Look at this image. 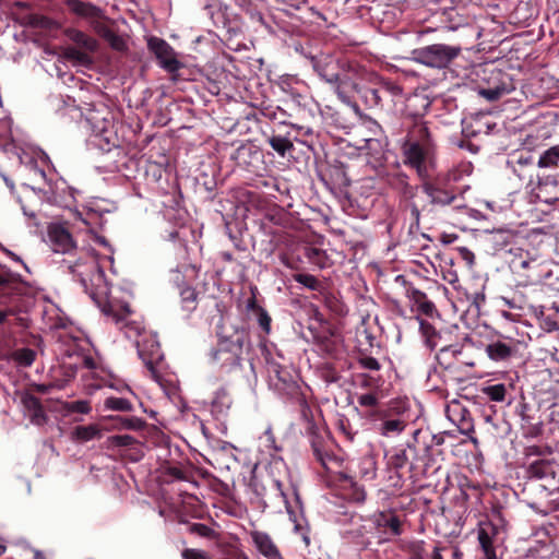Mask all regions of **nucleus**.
<instances>
[{"mask_svg":"<svg viewBox=\"0 0 559 559\" xmlns=\"http://www.w3.org/2000/svg\"><path fill=\"white\" fill-rule=\"evenodd\" d=\"M102 36L112 49L117 51H124L127 49L124 39L112 29L105 28Z\"/></svg>","mask_w":559,"mask_h":559,"instance_id":"obj_43","label":"nucleus"},{"mask_svg":"<svg viewBox=\"0 0 559 559\" xmlns=\"http://www.w3.org/2000/svg\"><path fill=\"white\" fill-rule=\"evenodd\" d=\"M36 358L35 350L24 347L14 350L13 353V359L23 367H29Z\"/></svg>","mask_w":559,"mask_h":559,"instance_id":"obj_45","label":"nucleus"},{"mask_svg":"<svg viewBox=\"0 0 559 559\" xmlns=\"http://www.w3.org/2000/svg\"><path fill=\"white\" fill-rule=\"evenodd\" d=\"M136 442L130 435H115L107 438V445L111 449L129 448Z\"/></svg>","mask_w":559,"mask_h":559,"instance_id":"obj_44","label":"nucleus"},{"mask_svg":"<svg viewBox=\"0 0 559 559\" xmlns=\"http://www.w3.org/2000/svg\"><path fill=\"white\" fill-rule=\"evenodd\" d=\"M180 299L182 309L185 311L192 312L193 310H195L198 305V293L193 287L189 285L181 287Z\"/></svg>","mask_w":559,"mask_h":559,"instance_id":"obj_38","label":"nucleus"},{"mask_svg":"<svg viewBox=\"0 0 559 559\" xmlns=\"http://www.w3.org/2000/svg\"><path fill=\"white\" fill-rule=\"evenodd\" d=\"M251 486L253 488L255 496L261 499L263 507L267 506L266 500H270L272 502L281 501L284 503H288V499L284 490V484L280 479L270 476L267 477L269 492H261L259 490L258 479H254Z\"/></svg>","mask_w":559,"mask_h":559,"instance_id":"obj_19","label":"nucleus"},{"mask_svg":"<svg viewBox=\"0 0 559 559\" xmlns=\"http://www.w3.org/2000/svg\"><path fill=\"white\" fill-rule=\"evenodd\" d=\"M419 329H420L423 336L426 337V341L429 344V346L435 347L437 345L436 338L438 336L435 326L425 320H420Z\"/></svg>","mask_w":559,"mask_h":559,"instance_id":"obj_49","label":"nucleus"},{"mask_svg":"<svg viewBox=\"0 0 559 559\" xmlns=\"http://www.w3.org/2000/svg\"><path fill=\"white\" fill-rule=\"evenodd\" d=\"M323 296V300H324V304L325 306L334 313L336 314H343L345 312L344 308V304L338 299L336 298L333 294L326 292L325 289L323 290V294H321Z\"/></svg>","mask_w":559,"mask_h":559,"instance_id":"obj_46","label":"nucleus"},{"mask_svg":"<svg viewBox=\"0 0 559 559\" xmlns=\"http://www.w3.org/2000/svg\"><path fill=\"white\" fill-rule=\"evenodd\" d=\"M447 417L452 421L463 435H469L474 431V421L471 412L460 402L453 401L445 408Z\"/></svg>","mask_w":559,"mask_h":559,"instance_id":"obj_17","label":"nucleus"},{"mask_svg":"<svg viewBox=\"0 0 559 559\" xmlns=\"http://www.w3.org/2000/svg\"><path fill=\"white\" fill-rule=\"evenodd\" d=\"M250 537L257 550L266 559H282L277 546L274 544L271 536L261 531H251Z\"/></svg>","mask_w":559,"mask_h":559,"instance_id":"obj_23","label":"nucleus"},{"mask_svg":"<svg viewBox=\"0 0 559 559\" xmlns=\"http://www.w3.org/2000/svg\"><path fill=\"white\" fill-rule=\"evenodd\" d=\"M247 309L252 312V314L257 318L258 324L261 330L269 334L271 332V323L272 319L267 311L258 304V300L254 295H252L247 300Z\"/></svg>","mask_w":559,"mask_h":559,"instance_id":"obj_27","label":"nucleus"},{"mask_svg":"<svg viewBox=\"0 0 559 559\" xmlns=\"http://www.w3.org/2000/svg\"><path fill=\"white\" fill-rule=\"evenodd\" d=\"M485 352L491 360L506 362L516 356L519 342L512 337H498L486 345Z\"/></svg>","mask_w":559,"mask_h":559,"instance_id":"obj_14","label":"nucleus"},{"mask_svg":"<svg viewBox=\"0 0 559 559\" xmlns=\"http://www.w3.org/2000/svg\"><path fill=\"white\" fill-rule=\"evenodd\" d=\"M404 126L406 136L401 145L404 164L415 169L418 177L426 176L436 155L435 136L420 116L407 117Z\"/></svg>","mask_w":559,"mask_h":559,"instance_id":"obj_1","label":"nucleus"},{"mask_svg":"<svg viewBox=\"0 0 559 559\" xmlns=\"http://www.w3.org/2000/svg\"><path fill=\"white\" fill-rule=\"evenodd\" d=\"M217 548L222 559H249L238 543L222 540L217 543Z\"/></svg>","mask_w":559,"mask_h":559,"instance_id":"obj_33","label":"nucleus"},{"mask_svg":"<svg viewBox=\"0 0 559 559\" xmlns=\"http://www.w3.org/2000/svg\"><path fill=\"white\" fill-rule=\"evenodd\" d=\"M108 314L112 318L115 323L119 325L120 329H126V335L128 337H131L132 335H139L143 329L139 322L130 319L132 310L130 309L129 305L120 306L117 309L111 307L108 311Z\"/></svg>","mask_w":559,"mask_h":559,"instance_id":"obj_20","label":"nucleus"},{"mask_svg":"<svg viewBox=\"0 0 559 559\" xmlns=\"http://www.w3.org/2000/svg\"><path fill=\"white\" fill-rule=\"evenodd\" d=\"M147 49L155 56L160 68L171 74H175L183 67L182 62L178 60L174 48L160 37H148Z\"/></svg>","mask_w":559,"mask_h":559,"instance_id":"obj_11","label":"nucleus"},{"mask_svg":"<svg viewBox=\"0 0 559 559\" xmlns=\"http://www.w3.org/2000/svg\"><path fill=\"white\" fill-rule=\"evenodd\" d=\"M293 280L305 287H307L310 290L318 292L320 294H323V290L325 288L324 284L317 278L314 275L307 274V273H295L293 275Z\"/></svg>","mask_w":559,"mask_h":559,"instance_id":"obj_37","label":"nucleus"},{"mask_svg":"<svg viewBox=\"0 0 559 559\" xmlns=\"http://www.w3.org/2000/svg\"><path fill=\"white\" fill-rule=\"evenodd\" d=\"M104 406L106 409L117 411V412H132L133 405L132 403L124 397L109 396L104 401Z\"/></svg>","mask_w":559,"mask_h":559,"instance_id":"obj_40","label":"nucleus"},{"mask_svg":"<svg viewBox=\"0 0 559 559\" xmlns=\"http://www.w3.org/2000/svg\"><path fill=\"white\" fill-rule=\"evenodd\" d=\"M48 237L56 253L72 254L78 250L71 233L60 224L48 227Z\"/></svg>","mask_w":559,"mask_h":559,"instance_id":"obj_16","label":"nucleus"},{"mask_svg":"<svg viewBox=\"0 0 559 559\" xmlns=\"http://www.w3.org/2000/svg\"><path fill=\"white\" fill-rule=\"evenodd\" d=\"M138 354L145 367L150 371L152 378H158L156 365L160 361L163 354L159 343L153 337H145L136 342Z\"/></svg>","mask_w":559,"mask_h":559,"instance_id":"obj_15","label":"nucleus"},{"mask_svg":"<svg viewBox=\"0 0 559 559\" xmlns=\"http://www.w3.org/2000/svg\"><path fill=\"white\" fill-rule=\"evenodd\" d=\"M559 160V145L552 146L545 151L540 157L538 158L537 165L538 167H555L557 166Z\"/></svg>","mask_w":559,"mask_h":559,"instance_id":"obj_41","label":"nucleus"},{"mask_svg":"<svg viewBox=\"0 0 559 559\" xmlns=\"http://www.w3.org/2000/svg\"><path fill=\"white\" fill-rule=\"evenodd\" d=\"M218 343L213 354L215 361L222 366H239L243 347L249 343V333L245 328L234 325L229 318H222L217 325Z\"/></svg>","mask_w":559,"mask_h":559,"instance_id":"obj_3","label":"nucleus"},{"mask_svg":"<svg viewBox=\"0 0 559 559\" xmlns=\"http://www.w3.org/2000/svg\"><path fill=\"white\" fill-rule=\"evenodd\" d=\"M360 476L366 480H372L376 478L377 468L376 462L372 457H365L360 463Z\"/></svg>","mask_w":559,"mask_h":559,"instance_id":"obj_47","label":"nucleus"},{"mask_svg":"<svg viewBox=\"0 0 559 559\" xmlns=\"http://www.w3.org/2000/svg\"><path fill=\"white\" fill-rule=\"evenodd\" d=\"M64 34L71 41L75 43L78 46L84 48L85 50L94 52L97 49L96 39L80 29L67 28Z\"/></svg>","mask_w":559,"mask_h":559,"instance_id":"obj_30","label":"nucleus"},{"mask_svg":"<svg viewBox=\"0 0 559 559\" xmlns=\"http://www.w3.org/2000/svg\"><path fill=\"white\" fill-rule=\"evenodd\" d=\"M70 8L74 13L81 16H88L91 11L95 9V7L91 3H86L80 0H72L70 2Z\"/></svg>","mask_w":559,"mask_h":559,"instance_id":"obj_55","label":"nucleus"},{"mask_svg":"<svg viewBox=\"0 0 559 559\" xmlns=\"http://www.w3.org/2000/svg\"><path fill=\"white\" fill-rule=\"evenodd\" d=\"M418 453V463L424 465L425 473L420 474V477H429L437 474L440 469V465L436 466V460L432 454L431 445L426 444Z\"/></svg>","mask_w":559,"mask_h":559,"instance_id":"obj_29","label":"nucleus"},{"mask_svg":"<svg viewBox=\"0 0 559 559\" xmlns=\"http://www.w3.org/2000/svg\"><path fill=\"white\" fill-rule=\"evenodd\" d=\"M358 364L365 369H369V370H379L380 369L379 361L374 357H371V356H361L358 359Z\"/></svg>","mask_w":559,"mask_h":559,"instance_id":"obj_62","label":"nucleus"},{"mask_svg":"<svg viewBox=\"0 0 559 559\" xmlns=\"http://www.w3.org/2000/svg\"><path fill=\"white\" fill-rule=\"evenodd\" d=\"M320 374L326 383H335L341 379L338 371L332 364H324L320 369Z\"/></svg>","mask_w":559,"mask_h":559,"instance_id":"obj_50","label":"nucleus"},{"mask_svg":"<svg viewBox=\"0 0 559 559\" xmlns=\"http://www.w3.org/2000/svg\"><path fill=\"white\" fill-rule=\"evenodd\" d=\"M460 46L432 44L412 51L413 60L433 69H445L461 53Z\"/></svg>","mask_w":559,"mask_h":559,"instance_id":"obj_7","label":"nucleus"},{"mask_svg":"<svg viewBox=\"0 0 559 559\" xmlns=\"http://www.w3.org/2000/svg\"><path fill=\"white\" fill-rule=\"evenodd\" d=\"M395 281L401 283L405 288V297L408 299L409 308L413 313L419 317L435 318L439 317L435 302L427 294L407 282L403 275H397Z\"/></svg>","mask_w":559,"mask_h":559,"instance_id":"obj_10","label":"nucleus"},{"mask_svg":"<svg viewBox=\"0 0 559 559\" xmlns=\"http://www.w3.org/2000/svg\"><path fill=\"white\" fill-rule=\"evenodd\" d=\"M307 426L306 432L309 437L311 449L317 461L324 467H326L328 461L332 459L328 447H326V433L321 431L313 421V416L301 417Z\"/></svg>","mask_w":559,"mask_h":559,"instance_id":"obj_12","label":"nucleus"},{"mask_svg":"<svg viewBox=\"0 0 559 559\" xmlns=\"http://www.w3.org/2000/svg\"><path fill=\"white\" fill-rule=\"evenodd\" d=\"M357 92L365 105L369 108H373L381 105L383 92H391L396 95L401 92V88L397 85L388 82L380 87L362 86L359 87Z\"/></svg>","mask_w":559,"mask_h":559,"instance_id":"obj_21","label":"nucleus"},{"mask_svg":"<svg viewBox=\"0 0 559 559\" xmlns=\"http://www.w3.org/2000/svg\"><path fill=\"white\" fill-rule=\"evenodd\" d=\"M331 176L334 185L338 188H347L350 186V179L348 178L343 165L333 167Z\"/></svg>","mask_w":559,"mask_h":559,"instance_id":"obj_48","label":"nucleus"},{"mask_svg":"<svg viewBox=\"0 0 559 559\" xmlns=\"http://www.w3.org/2000/svg\"><path fill=\"white\" fill-rule=\"evenodd\" d=\"M477 535L483 554L478 559H498L489 533L484 527H479Z\"/></svg>","mask_w":559,"mask_h":559,"instance_id":"obj_36","label":"nucleus"},{"mask_svg":"<svg viewBox=\"0 0 559 559\" xmlns=\"http://www.w3.org/2000/svg\"><path fill=\"white\" fill-rule=\"evenodd\" d=\"M484 395L490 401L502 402L507 395V388L503 383L487 385L481 389Z\"/></svg>","mask_w":559,"mask_h":559,"instance_id":"obj_42","label":"nucleus"},{"mask_svg":"<svg viewBox=\"0 0 559 559\" xmlns=\"http://www.w3.org/2000/svg\"><path fill=\"white\" fill-rule=\"evenodd\" d=\"M21 402L33 424L40 426L47 421L41 402L35 394L29 391L24 392L21 396Z\"/></svg>","mask_w":559,"mask_h":559,"instance_id":"obj_24","label":"nucleus"},{"mask_svg":"<svg viewBox=\"0 0 559 559\" xmlns=\"http://www.w3.org/2000/svg\"><path fill=\"white\" fill-rule=\"evenodd\" d=\"M293 141L294 139L289 132L281 133L273 131L272 134L266 136V143L282 157L294 151Z\"/></svg>","mask_w":559,"mask_h":559,"instance_id":"obj_26","label":"nucleus"},{"mask_svg":"<svg viewBox=\"0 0 559 559\" xmlns=\"http://www.w3.org/2000/svg\"><path fill=\"white\" fill-rule=\"evenodd\" d=\"M231 405V397L226 389L219 388L212 400V412L222 414Z\"/></svg>","mask_w":559,"mask_h":559,"instance_id":"obj_39","label":"nucleus"},{"mask_svg":"<svg viewBox=\"0 0 559 559\" xmlns=\"http://www.w3.org/2000/svg\"><path fill=\"white\" fill-rule=\"evenodd\" d=\"M481 80L484 85L479 87L478 94L489 102L498 100L515 90L512 76L497 68L483 69Z\"/></svg>","mask_w":559,"mask_h":559,"instance_id":"obj_9","label":"nucleus"},{"mask_svg":"<svg viewBox=\"0 0 559 559\" xmlns=\"http://www.w3.org/2000/svg\"><path fill=\"white\" fill-rule=\"evenodd\" d=\"M347 498L356 503L364 502L366 499V491L364 487L359 486L356 483H350L349 492L347 493Z\"/></svg>","mask_w":559,"mask_h":559,"instance_id":"obj_54","label":"nucleus"},{"mask_svg":"<svg viewBox=\"0 0 559 559\" xmlns=\"http://www.w3.org/2000/svg\"><path fill=\"white\" fill-rule=\"evenodd\" d=\"M419 178L421 180L420 189L428 197L430 205L461 207L459 202L463 200L464 193V189L460 185L463 179L461 170L453 168L430 176L429 167H427L426 176Z\"/></svg>","mask_w":559,"mask_h":559,"instance_id":"obj_2","label":"nucleus"},{"mask_svg":"<svg viewBox=\"0 0 559 559\" xmlns=\"http://www.w3.org/2000/svg\"><path fill=\"white\" fill-rule=\"evenodd\" d=\"M552 453V450L548 445H528L524 449V455L526 457L531 456H545L550 455Z\"/></svg>","mask_w":559,"mask_h":559,"instance_id":"obj_56","label":"nucleus"},{"mask_svg":"<svg viewBox=\"0 0 559 559\" xmlns=\"http://www.w3.org/2000/svg\"><path fill=\"white\" fill-rule=\"evenodd\" d=\"M191 531L203 536V537L210 536V534L212 532V530L207 525L202 524V523L192 524Z\"/></svg>","mask_w":559,"mask_h":559,"instance_id":"obj_64","label":"nucleus"},{"mask_svg":"<svg viewBox=\"0 0 559 559\" xmlns=\"http://www.w3.org/2000/svg\"><path fill=\"white\" fill-rule=\"evenodd\" d=\"M71 437L74 441L87 442L95 438H100V430L97 425L76 426L73 429Z\"/></svg>","mask_w":559,"mask_h":559,"instance_id":"obj_34","label":"nucleus"},{"mask_svg":"<svg viewBox=\"0 0 559 559\" xmlns=\"http://www.w3.org/2000/svg\"><path fill=\"white\" fill-rule=\"evenodd\" d=\"M307 258L310 260V262L319 265L320 267L324 266V258L325 254L321 249L318 248H308L307 249Z\"/></svg>","mask_w":559,"mask_h":559,"instance_id":"obj_59","label":"nucleus"},{"mask_svg":"<svg viewBox=\"0 0 559 559\" xmlns=\"http://www.w3.org/2000/svg\"><path fill=\"white\" fill-rule=\"evenodd\" d=\"M409 404L406 400L394 399L377 411V417L407 419Z\"/></svg>","mask_w":559,"mask_h":559,"instance_id":"obj_25","label":"nucleus"},{"mask_svg":"<svg viewBox=\"0 0 559 559\" xmlns=\"http://www.w3.org/2000/svg\"><path fill=\"white\" fill-rule=\"evenodd\" d=\"M357 402L361 407L369 408L367 416L370 418L377 417V411L382 405L379 404V395L377 392H368L357 395Z\"/></svg>","mask_w":559,"mask_h":559,"instance_id":"obj_35","label":"nucleus"},{"mask_svg":"<svg viewBox=\"0 0 559 559\" xmlns=\"http://www.w3.org/2000/svg\"><path fill=\"white\" fill-rule=\"evenodd\" d=\"M314 68L325 82L335 86V91L340 96H344L348 87L357 88V85L350 80L348 73L335 71L336 66L333 62L324 64L318 62Z\"/></svg>","mask_w":559,"mask_h":559,"instance_id":"obj_13","label":"nucleus"},{"mask_svg":"<svg viewBox=\"0 0 559 559\" xmlns=\"http://www.w3.org/2000/svg\"><path fill=\"white\" fill-rule=\"evenodd\" d=\"M270 385L282 397L297 405L301 417L308 418V416H311V407L308 404L306 392L297 377L287 368L273 365L270 370Z\"/></svg>","mask_w":559,"mask_h":559,"instance_id":"obj_4","label":"nucleus"},{"mask_svg":"<svg viewBox=\"0 0 559 559\" xmlns=\"http://www.w3.org/2000/svg\"><path fill=\"white\" fill-rule=\"evenodd\" d=\"M53 388V384H44V383H34L29 386L27 391L38 394H48L50 390Z\"/></svg>","mask_w":559,"mask_h":559,"instance_id":"obj_63","label":"nucleus"},{"mask_svg":"<svg viewBox=\"0 0 559 559\" xmlns=\"http://www.w3.org/2000/svg\"><path fill=\"white\" fill-rule=\"evenodd\" d=\"M21 276L9 270L0 272V286L9 287L13 284L20 283Z\"/></svg>","mask_w":559,"mask_h":559,"instance_id":"obj_58","label":"nucleus"},{"mask_svg":"<svg viewBox=\"0 0 559 559\" xmlns=\"http://www.w3.org/2000/svg\"><path fill=\"white\" fill-rule=\"evenodd\" d=\"M117 420L121 428L130 430H140L145 425V421L139 417H118Z\"/></svg>","mask_w":559,"mask_h":559,"instance_id":"obj_53","label":"nucleus"},{"mask_svg":"<svg viewBox=\"0 0 559 559\" xmlns=\"http://www.w3.org/2000/svg\"><path fill=\"white\" fill-rule=\"evenodd\" d=\"M522 435L525 439L528 438H537L543 433V423H530L524 426H521Z\"/></svg>","mask_w":559,"mask_h":559,"instance_id":"obj_52","label":"nucleus"},{"mask_svg":"<svg viewBox=\"0 0 559 559\" xmlns=\"http://www.w3.org/2000/svg\"><path fill=\"white\" fill-rule=\"evenodd\" d=\"M463 347L459 345H449L442 347L437 354V360L439 365L445 370H452L459 364H463L468 367H474L473 361L461 360L460 356L463 354Z\"/></svg>","mask_w":559,"mask_h":559,"instance_id":"obj_22","label":"nucleus"},{"mask_svg":"<svg viewBox=\"0 0 559 559\" xmlns=\"http://www.w3.org/2000/svg\"><path fill=\"white\" fill-rule=\"evenodd\" d=\"M374 419L380 420L378 430L384 437L397 436L402 433L407 426V419H393L384 417H376Z\"/></svg>","mask_w":559,"mask_h":559,"instance_id":"obj_28","label":"nucleus"},{"mask_svg":"<svg viewBox=\"0 0 559 559\" xmlns=\"http://www.w3.org/2000/svg\"><path fill=\"white\" fill-rule=\"evenodd\" d=\"M182 559H212L204 550L197 548H186L181 552Z\"/></svg>","mask_w":559,"mask_h":559,"instance_id":"obj_60","label":"nucleus"},{"mask_svg":"<svg viewBox=\"0 0 559 559\" xmlns=\"http://www.w3.org/2000/svg\"><path fill=\"white\" fill-rule=\"evenodd\" d=\"M258 157V152L253 150L252 145L242 144L235 150L231 159L242 168H248L252 164V158Z\"/></svg>","mask_w":559,"mask_h":559,"instance_id":"obj_32","label":"nucleus"},{"mask_svg":"<svg viewBox=\"0 0 559 559\" xmlns=\"http://www.w3.org/2000/svg\"><path fill=\"white\" fill-rule=\"evenodd\" d=\"M527 474L530 477L542 479L555 475V471L549 460L538 459L530 463Z\"/></svg>","mask_w":559,"mask_h":559,"instance_id":"obj_31","label":"nucleus"},{"mask_svg":"<svg viewBox=\"0 0 559 559\" xmlns=\"http://www.w3.org/2000/svg\"><path fill=\"white\" fill-rule=\"evenodd\" d=\"M371 522L379 532L400 536L403 533V524L394 511H378L372 514Z\"/></svg>","mask_w":559,"mask_h":559,"instance_id":"obj_18","label":"nucleus"},{"mask_svg":"<svg viewBox=\"0 0 559 559\" xmlns=\"http://www.w3.org/2000/svg\"><path fill=\"white\" fill-rule=\"evenodd\" d=\"M69 272L78 281L86 294L94 295V278L100 281L103 271L97 261L86 250H80L79 258L75 261L67 260Z\"/></svg>","mask_w":559,"mask_h":559,"instance_id":"obj_8","label":"nucleus"},{"mask_svg":"<svg viewBox=\"0 0 559 559\" xmlns=\"http://www.w3.org/2000/svg\"><path fill=\"white\" fill-rule=\"evenodd\" d=\"M419 452L420 450L412 442H407L403 448H393L385 454L386 465L400 478L403 476L402 471L407 467L409 478L416 481L420 478V474L425 473L424 465L418 463Z\"/></svg>","mask_w":559,"mask_h":559,"instance_id":"obj_6","label":"nucleus"},{"mask_svg":"<svg viewBox=\"0 0 559 559\" xmlns=\"http://www.w3.org/2000/svg\"><path fill=\"white\" fill-rule=\"evenodd\" d=\"M66 57L71 60H76L82 64H85L91 61L88 55L78 48L69 47L66 50Z\"/></svg>","mask_w":559,"mask_h":559,"instance_id":"obj_57","label":"nucleus"},{"mask_svg":"<svg viewBox=\"0 0 559 559\" xmlns=\"http://www.w3.org/2000/svg\"><path fill=\"white\" fill-rule=\"evenodd\" d=\"M532 407L530 404L525 402L519 403V405L515 408L516 415L521 419V426H524L526 424H530L534 421V416L531 414Z\"/></svg>","mask_w":559,"mask_h":559,"instance_id":"obj_51","label":"nucleus"},{"mask_svg":"<svg viewBox=\"0 0 559 559\" xmlns=\"http://www.w3.org/2000/svg\"><path fill=\"white\" fill-rule=\"evenodd\" d=\"M379 175L391 188L399 191L406 201V210L409 211L411 216L408 233L416 235L420 229V209L416 203L415 198L420 186L409 185L407 175L402 171L389 173L382 169L379 171Z\"/></svg>","mask_w":559,"mask_h":559,"instance_id":"obj_5","label":"nucleus"},{"mask_svg":"<svg viewBox=\"0 0 559 559\" xmlns=\"http://www.w3.org/2000/svg\"><path fill=\"white\" fill-rule=\"evenodd\" d=\"M68 411L79 414H88L91 411L90 403L87 401H73L67 404Z\"/></svg>","mask_w":559,"mask_h":559,"instance_id":"obj_61","label":"nucleus"}]
</instances>
